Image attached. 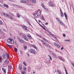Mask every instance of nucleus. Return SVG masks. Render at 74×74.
I'll list each match as a JSON object with an SVG mask.
<instances>
[{
  "instance_id": "f257e3e1",
  "label": "nucleus",
  "mask_w": 74,
  "mask_h": 74,
  "mask_svg": "<svg viewBox=\"0 0 74 74\" xmlns=\"http://www.w3.org/2000/svg\"><path fill=\"white\" fill-rule=\"evenodd\" d=\"M7 41L8 42H10L11 44H14V40L12 38H8L7 40Z\"/></svg>"
},
{
  "instance_id": "f03ea898",
  "label": "nucleus",
  "mask_w": 74,
  "mask_h": 74,
  "mask_svg": "<svg viewBox=\"0 0 74 74\" xmlns=\"http://www.w3.org/2000/svg\"><path fill=\"white\" fill-rule=\"evenodd\" d=\"M22 37L25 41H28V38L27 37H26V35L25 34H23L22 35Z\"/></svg>"
},
{
  "instance_id": "7ed1b4c3",
  "label": "nucleus",
  "mask_w": 74,
  "mask_h": 74,
  "mask_svg": "<svg viewBox=\"0 0 74 74\" xmlns=\"http://www.w3.org/2000/svg\"><path fill=\"white\" fill-rule=\"evenodd\" d=\"M20 2L23 3H25L26 4H28V3H29L28 0H22L21 1H20Z\"/></svg>"
},
{
  "instance_id": "20e7f679",
  "label": "nucleus",
  "mask_w": 74,
  "mask_h": 74,
  "mask_svg": "<svg viewBox=\"0 0 74 74\" xmlns=\"http://www.w3.org/2000/svg\"><path fill=\"white\" fill-rule=\"evenodd\" d=\"M30 52H31V53H33V54H35L36 52L35 50L32 49L30 50Z\"/></svg>"
},
{
  "instance_id": "39448f33",
  "label": "nucleus",
  "mask_w": 74,
  "mask_h": 74,
  "mask_svg": "<svg viewBox=\"0 0 74 74\" xmlns=\"http://www.w3.org/2000/svg\"><path fill=\"white\" fill-rule=\"evenodd\" d=\"M22 27L25 30V31H26L27 32H28V30L27 29L26 27L24 25Z\"/></svg>"
},
{
  "instance_id": "423d86ee",
  "label": "nucleus",
  "mask_w": 74,
  "mask_h": 74,
  "mask_svg": "<svg viewBox=\"0 0 74 74\" xmlns=\"http://www.w3.org/2000/svg\"><path fill=\"white\" fill-rule=\"evenodd\" d=\"M36 14H38L37 15L39 16L41 14V11L40 10L36 12Z\"/></svg>"
},
{
  "instance_id": "0eeeda50",
  "label": "nucleus",
  "mask_w": 74,
  "mask_h": 74,
  "mask_svg": "<svg viewBox=\"0 0 74 74\" xmlns=\"http://www.w3.org/2000/svg\"><path fill=\"white\" fill-rule=\"evenodd\" d=\"M3 15H4V16H5L6 17H7V18L10 17V15L7 13H3Z\"/></svg>"
},
{
  "instance_id": "6e6552de",
  "label": "nucleus",
  "mask_w": 74,
  "mask_h": 74,
  "mask_svg": "<svg viewBox=\"0 0 74 74\" xmlns=\"http://www.w3.org/2000/svg\"><path fill=\"white\" fill-rule=\"evenodd\" d=\"M3 63L4 64H8V63H9V61H8V60H6Z\"/></svg>"
},
{
  "instance_id": "1a4fd4ad",
  "label": "nucleus",
  "mask_w": 74,
  "mask_h": 74,
  "mask_svg": "<svg viewBox=\"0 0 74 74\" xmlns=\"http://www.w3.org/2000/svg\"><path fill=\"white\" fill-rule=\"evenodd\" d=\"M18 40L19 42H20L21 43H24V41L20 38H18Z\"/></svg>"
},
{
  "instance_id": "9d476101",
  "label": "nucleus",
  "mask_w": 74,
  "mask_h": 74,
  "mask_svg": "<svg viewBox=\"0 0 74 74\" xmlns=\"http://www.w3.org/2000/svg\"><path fill=\"white\" fill-rule=\"evenodd\" d=\"M30 1L33 3V4H35L36 3V0H30Z\"/></svg>"
},
{
  "instance_id": "9b49d317",
  "label": "nucleus",
  "mask_w": 74,
  "mask_h": 74,
  "mask_svg": "<svg viewBox=\"0 0 74 74\" xmlns=\"http://www.w3.org/2000/svg\"><path fill=\"white\" fill-rule=\"evenodd\" d=\"M2 71H3L5 74H6V70L4 68H2Z\"/></svg>"
},
{
  "instance_id": "f8f14e48",
  "label": "nucleus",
  "mask_w": 74,
  "mask_h": 74,
  "mask_svg": "<svg viewBox=\"0 0 74 74\" xmlns=\"http://www.w3.org/2000/svg\"><path fill=\"white\" fill-rule=\"evenodd\" d=\"M31 46H32V47L33 48H35V49H37V47H36L35 45H31Z\"/></svg>"
},
{
  "instance_id": "ddd939ff",
  "label": "nucleus",
  "mask_w": 74,
  "mask_h": 74,
  "mask_svg": "<svg viewBox=\"0 0 74 74\" xmlns=\"http://www.w3.org/2000/svg\"><path fill=\"white\" fill-rule=\"evenodd\" d=\"M51 36L53 37V38H55V39H56V41H58V39H56V36H55V35H54L53 34Z\"/></svg>"
},
{
  "instance_id": "4468645a",
  "label": "nucleus",
  "mask_w": 74,
  "mask_h": 74,
  "mask_svg": "<svg viewBox=\"0 0 74 74\" xmlns=\"http://www.w3.org/2000/svg\"><path fill=\"white\" fill-rule=\"evenodd\" d=\"M37 15H38V14H37V13H35L34 15V18H37V17H38V16H38Z\"/></svg>"
},
{
  "instance_id": "2eb2a0df",
  "label": "nucleus",
  "mask_w": 74,
  "mask_h": 74,
  "mask_svg": "<svg viewBox=\"0 0 74 74\" xmlns=\"http://www.w3.org/2000/svg\"><path fill=\"white\" fill-rule=\"evenodd\" d=\"M41 5L42 7L44 8V10H46V8H45V5H44V4H42Z\"/></svg>"
},
{
  "instance_id": "dca6fc26",
  "label": "nucleus",
  "mask_w": 74,
  "mask_h": 74,
  "mask_svg": "<svg viewBox=\"0 0 74 74\" xmlns=\"http://www.w3.org/2000/svg\"><path fill=\"white\" fill-rule=\"evenodd\" d=\"M40 18L41 19L42 21H44L45 20L44 17L42 16V15H41L40 16Z\"/></svg>"
},
{
  "instance_id": "f3484780",
  "label": "nucleus",
  "mask_w": 74,
  "mask_h": 74,
  "mask_svg": "<svg viewBox=\"0 0 74 74\" xmlns=\"http://www.w3.org/2000/svg\"><path fill=\"white\" fill-rule=\"evenodd\" d=\"M28 38H29L30 40L32 39V36H31V35H30L29 34L28 36Z\"/></svg>"
},
{
  "instance_id": "a211bd4d",
  "label": "nucleus",
  "mask_w": 74,
  "mask_h": 74,
  "mask_svg": "<svg viewBox=\"0 0 74 74\" xmlns=\"http://www.w3.org/2000/svg\"><path fill=\"white\" fill-rule=\"evenodd\" d=\"M64 15L66 18V19H67V18H68L67 17V14H66V13H64Z\"/></svg>"
},
{
  "instance_id": "6ab92c4d",
  "label": "nucleus",
  "mask_w": 74,
  "mask_h": 74,
  "mask_svg": "<svg viewBox=\"0 0 74 74\" xmlns=\"http://www.w3.org/2000/svg\"><path fill=\"white\" fill-rule=\"evenodd\" d=\"M43 40H44V41H46V42H49V41H48V40H47V39H46L44 37L43 38Z\"/></svg>"
},
{
  "instance_id": "aec40b11",
  "label": "nucleus",
  "mask_w": 74,
  "mask_h": 74,
  "mask_svg": "<svg viewBox=\"0 0 74 74\" xmlns=\"http://www.w3.org/2000/svg\"><path fill=\"white\" fill-rule=\"evenodd\" d=\"M49 5L50 7H52V6H53V4L50 2L49 3Z\"/></svg>"
},
{
  "instance_id": "412c9836",
  "label": "nucleus",
  "mask_w": 74,
  "mask_h": 74,
  "mask_svg": "<svg viewBox=\"0 0 74 74\" xmlns=\"http://www.w3.org/2000/svg\"><path fill=\"white\" fill-rule=\"evenodd\" d=\"M60 16L61 18H63V16H64V15L63 14V12H61L60 13Z\"/></svg>"
},
{
  "instance_id": "4be33fe9",
  "label": "nucleus",
  "mask_w": 74,
  "mask_h": 74,
  "mask_svg": "<svg viewBox=\"0 0 74 74\" xmlns=\"http://www.w3.org/2000/svg\"><path fill=\"white\" fill-rule=\"evenodd\" d=\"M3 6L5 7H6V8H8V6L6 4H4L3 5Z\"/></svg>"
},
{
  "instance_id": "5701e85b",
  "label": "nucleus",
  "mask_w": 74,
  "mask_h": 74,
  "mask_svg": "<svg viewBox=\"0 0 74 74\" xmlns=\"http://www.w3.org/2000/svg\"><path fill=\"white\" fill-rule=\"evenodd\" d=\"M57 21H58V23H60L62 22L60 21V18H57Z\"/></svg>"
},
{
  "instance_id": "b1692460",
  "label": "nucleus",
  "mask_w": 74,
  "mask_h": 74,
  "mask_svg": "<svg viewBox=\"0 0 74 74\" xmlns=\"http://www.w3.org/2000/svg\"><path fill=\"white\" fill-rule=\"evenodd\" d=\"M62 57H60V56H59V58L60 59V60H62V61H64V59H62Z\"/></svg>"
},
{
  "instance_id": "393cba45",
  "label": "nucleus",
  "mask_w": 74,
  "mask_h": 74,
  "mask_svg": "<svg viewBox=\"0 0 74 74\" xmlns=\"http://www.w3.org/2000/svg\"><path fill=\"white\" fill-rule=\"evenodd\" d=\"M41 42H42L43 45H45V44H46V43L45 42H44V40H41Z\"/></svg>"
},
{
  "instance_id": "a878e982",
  "label": "nucleus",
  "mask_w": 74,
  "mask_h": 74,
  "mask_svg": "<svg viewBox=\"0 0 74 74\" xmlns=\"http://www.w3.org/2000/svg\"><path fill=\"white\" fill-rule=\"evenodd\" d=\"M3 60V59L0 56V63H1Z\"/></svg>"
},
{
  "instance_id": "bb28decb",
  "label": "nucleus",
  "mask_w": 74,
  "mask_h": 74,
  "mask_svg": "<svg viewBox=\"0 0 74 74\" xmlns=\"http://www.w3.org/2000/svg\"><path fill=\"white\" fill-rule=\"evenodd\" d=\"M22 74H26V72L25 71H22L21 72Z\"/></svg>"
},
{
  "instance_id": "cd10ccee",
  "label": "nucleus",
  "mask_w": 74,
  "mask_h": 74,
  "mask_svg": "<svg viewBox=\"0 0 74 74\" xmlns=\"http://www.w3.org/2000/svg\"><path fill=\"white\" fill-rule=\"evenodd\" d=\"M18 69L20 70H22V67L21 66H19Z\"/></svg>"
},
{
  "instance_id": "c85d7f7f",
  "label": "nucleus",
  "mask_w": 74,
  "mask_h": 74,
  "mask_svg": "<svg viewBox=\"0 0 74 74\" xmlns=\"http://www.w3.org/2000/svg\"><path fill=\"white\" fill-rule=\"evenodd\" d=\"M7 45H8V47H9V48H12V45H10L8 44H7Z\"/></svg>"
},
{
  "instance_id": "c756f323",
  "label": "nucleus",
  "mask_w": 74,
  "mask_h": 74,
  "mask_svg": "<svg viewBox=\"0 0 74 74\" xmlns=\"http://www.w3.org/2000/svg\"><path fill=\"white\" fill-rule=\"evenodd\" d=\"M65 41H66V42H70L71 40H69L68 39L65 40Z\"/></svg>"
},
{
  "instance_id": "7c9ffc66",
  "label": "nucleus",
  "mask_w": 74,
  "mask_h": 74,
  "mask_svg": "<svg viewBox=\"0 0 74 74\" xmlns=\"http://www.w3.org/2000/svg\"><path fill=\"white\" fill-rule=\"evenodd\" d=\"M57 72L58 73H59V74H62V73H61L60 71L59 70H57Z\"/></svg>"
},
{
  "instance_id": "2f4dec72",
  "label": "nucleus",
  "mask_w": 74,
  "mask_h": 74,
  "mask_svg": "<svg viewBox=\"0 0 74 74\" xmlns=\"http://www.w3.org/2000/svg\"><path fill=\"white\" fill-rule=\"evenodd\" d=\"M48 56L49 57L50 59L51 60H52V57H51V56L49 55H48Z\"/></svg>"
},
{
  "instance_id": "473e14b6",
  "label": "nucleus",
  "mask_w": 74,
  "mask_h": 74,
  "mask_svg": "<svg viewBox=\"0 0 74 74\" xmlns=\"http://www.w3.org/2000/svg\"><path fill=\"white\" fill-rule=\"evenodd\" d=\"M40 26H41V27H42V28L43 29H44V30H46V29H45V28H44V27H43V26H42V25H40Z\"/></svg>"
},
{
  "instance_id": "72a5a7b5",
  "label": "nucleus",
  "mask_w": 74,
  "mask_h": 74,
  "mask_svg": "<svg viewBox=\"0 0 74 74\" xmlns=\"http://www.w3.org/2000/svg\"><path fill=\"white\" fill-rule=\"evenodd\" d=\"M23 69L24 71H26L27 70V68H26V67H24Z\"/></svg>"
},
{
  "instance_id": "f704fd0d",
  "label": "nucleus",
  "mask_w": 74,
  "mask_h": 74,
  "mask_svg": "<svg viewBox=\"0 0 74 74\" xmlns=\"http://www.w3.org/2000/svg\"><path fill=\"white\" fill-rule=\"evenodd\" d=\"M54 45H55V46H57L58 45V44L54 42Z\"/></svg>"
},
{
  "instance_id": "c9c22d12",
  "label": "nucleus",
  "mask_w": 74,
  "mask_h": 74,
  "mask_svg": "<svg viewBox=\"0 0 74 74\" xmlns=\"http://www.w3.org/2000/svg\"><path fill=\"white\" fill-rule=\"evenodd\" d=\"M60 25H63V26H64V24L63 23V22H61V23H60Z\"/></svg>"
},
{
  "instance_id": "e433bc0d",
  "label": "nucleus",
  "mask_w": 74,
  "mask_h": 74,
  "mask_svg": "<svg viewBox=\"0 0 74 74\" xmlns=\"http://www.w3.org/2000/svg\"><path fill=\"white\" fill-rule=\"evenodd\" d=\"M14 51L16 52H17V51H18V49L16 48H15L14 49Z\"/></svg>"
},
{
  "instance_id": "4c0bfd02",
  "label": "nucleus",
  "mask_w": 74,
  "mask_h": 74,
  "mask_svg": "<svg viewBox=\"0 0 74 74\" xmlns=\"http://www.w3.org/2000/svg\"><path fill=\"white\" fill-rule=\"evenodd\" d=\"M9 19H13V18H12V17L11 16H10L9 17Z\"/></svg>"
},
{
  "instance_id": "58836bf2",
  "label": "nucleus",
  "mask_w": 74,
  "mask_h": 74,
  "mask_svg": "<svg viewBox=\"0 0 74 74\" xmlns=\"http://www.w3.org/2000/svg\"><path fill=\"white\" fill-rule=\"evenodd\" d=\"M2 56H3V58H4V59H5V55H4V54Z\"/></svg>"
},
{
  "instance_id": "ea45409f",
  "label": "nucleus",
  "mask_w": 74,
  "mask_h": 74,
  "mask_svg": "<svg viewBox=\"0 0 74 74\" xmlns=\"http://www.w3.org/2000/svg\"><path fill=\"white\" fill-rule=\"evenodd\" d=\"M57 47H58V48H60V45H59L58 44V45L57 46Z\"/></svg>"
},
{
  "instance_id": "a19ab883",
  "label": "nucleus",
  "mask_w": 74,
  "mask_h": 74,
  "mask_svg": "<svg viewBox=\"0 0 74 74\" xmlns=\"http://www.w3.org/2000/svg\"><path fill=\"white\" fill-rule=\"evenodd\" d=\"M46 46L47 47H51V46L49 45H46Z\"/></svg>"
},
{
  "instance_id": "79ce46f5",
  "label": "nucleus",
  "mask_w": 74,
  "mask_h": 74,
  "mask_svg": "<svg viewBox=\"0 0 74 74\" xmlns=\"http://www.w3.org/2000/svg\"><path fill=\"white\" fill-rule=\"evenodd\" d=\"M31 70V68L30 67H28V70Z\"/></svg>"
},
{
  "instance_id": "37998d69",
  "label": "nucleus",
  "mask_w": 74,
  "mask_h": 74,
  "mask_svg": "<svg viewBox=\"0 0 74 74\" xmlns=\"http://www.w3.org/2000/svg\"><path fill=\"white\" fill-rule=\"evenodd\" d=\"M23 64L24 65V66H26L27 65L26 64H25V62H23Z\"/></svg>"
},
{
  "instance_id": "c03bdc74",
  "label": "nucleus",
  "mask_w": 74,
  "mask_h": 74,
  "mask_svg": "<svg viewBox=\"0 0 74 74\" xmlns=\"http://www.w3.org/2000/svg\"><path fill=\"white\" fill-rule=\"evenodd\" d=\"M17 16L18 18H19V17L20 16V15L19 14V13L17 14Z\"/></svg>"
},
{
  "instance_id": "a18cd8bd",
  "label": "nucleus",
  "mask_w": 74,
  "mask_h": 74,
  "mask_svg": "<svg viewBox=\"0 0 74 74\" xmlns=\"http://www.w3.org/2000/svg\"><path fill=\"white\" fill-rule=\"evenodd\" d=\"M24 49H27V46H24Z\"/></svg>"
},
{
  "instance_id": "49530a36",
  "label": "nucleus",
  "mask_w": 74,
  "mask_h": 74,
  "mask_svg": "<svg viewBox=\"0 0 74 74\" xmlns=\"http://www.w3.org/2000/svg\"><path fill=\"white\" fill-rule=\"evenodd\" d=\"M0 33H1V34H2V33H3V32L1 31V29H0Z\"/></svg>"
},
{
  "instance_id": "de8ad7c7",
  "label": "nucleus",
  "mask_w": 74,
  "mask_h": 74,
  "mask_svg": "<svg viewBox=\"0 0 74 74\" xmlns=\"http://www.w3.org/2000/svg\"><path fill=\"white\" fill-rule=\"evenodd\" d=\"M10 57V56H9V55H7V59H8V58H9V57Z\"/></svg>"
},
{
  "instance_id": "09e8293b",
  "label": "nucleus",
  "mask_w": 74,
  "mask_h": 74,
  "mask_svg": "<svg viewBox=\"0 0 74 74\" xmlns=\"http://www.w3.org/2000/svg\"><path fill=\"white\" fill-rule=\"evenodd\" d=\"M0 24H2V21L0 20Z\"/></svg>"
},
{
  "instance_id": "8fccbe9b",
  "label": "nucleus",
  "mask_w": 74,
  "mask_h": 74,
  "mask_svg": "<svg viewBox=\"0 0 74 74\" xmlns=\"http://www.w3.org/2000/svg\"><path fill=\"white\" fill-rule=\"evenodd\" d=\"M63 37H66V35L65 34H63Z\"/></svg>"
},
{
  "instance_id": "3c124183",
  "label": "nucleus",
  "mask_w": 74,
  "mask_h": 74,
  "mask_svg": "<svg viewBox=\"0 0 74 74\" xmlns=\"http://www.w3.org/2000/svg\"><path fill=\"white\" fill-rule=\"evenodd\" d=\"M49 34H50V35H51V36L52 35V33H51V32H49Z\"/></svg>"
},
{
  "instance_id": "603ef678",
  "label": "nucleus",
  "mask_w": 74,
  "mask_h": 74,
  "mask_svg": "<svg viewBox=\"0 0 74 74\" xmlns=\"http://www.w3.org/2000/svg\"><path fill=\"white\" fill-rule=\"evenodd\" d=\"M0 7H3V5L1 4H0Z\"/></svg>"
},
{
  "instance_id": "864d4df0",
  "label": "nucleus",
  "mask_w": 74,
  "mask_h": 74,
  "mask_svg": "<svg viewBox=\"0 0 74 74\" xmlns=\"http://www.w3.org/2000/svg\"><path fill=\"white\" fill-rule=\"evenodd\" d=\"M45 25H48V23H45Z\"/></svg>"
},
{
  "instance_id": "5fc2aeb1",
  "label": "nucleus",
  "mask_w": 74,
  "mask_h": 74,
  "mask_svg": "<svg viewBox=\"0 0 74 74\" xmlns=\"http://www.w3.org/2000/svg\"><path fill=\"white\" fill-rule=\"evenodd\" d=\"M28 24H29V25H30V26L31 25V23H28Z\"/></svg>"
},
{
  "instance_id": "6e6d98bb",
  "label": "nucleus",
  "mask_w": 74,
  "mask_h": 74,
  "mask_svg": "<svg viewBox=\"0 0 74 74\" xmlns=\"http://www.w3.org/2000/svg\"><path fill=\"white\" fill-rule=\"evenodd\" d=\"M38 22H39V23H40V22H41V21H40V20H38Z\"/></svg>"
},
{
  "instance_id": "4d7b16f0",
  "label": "nucleus",
  "mask_w": 74,
  "mask_h": 74,
  "mask_svg": "<svg viewBox=\"0 0 74 74\" xmlns=\"http://www.w3.org/2000/svg\"><path fill=\"white\" fill-rule=\"evenodd\" d=\"M61 50H63V47H62L61 49Z\"/></svg>"
},
{
  "instance_id": "13d9d810",
  "label": "nucleus",
  "mask_w": 74,
  "mask_h": 74,
  "mask_svg": "<svg viewBox=\"0 0 74 74\" xmlns=\"http://www.w3.org/2000/svg\"><path fill=\"white\" fill-rule=\"evenodd\" d=\"M27 22L28 23H29V20H28V21H27Z\"/></svg>"
},
{
  "instance_id": "bf43d9fd",
  "label": "nucleus",
  "mask_w": 74,
  "mask_h": 74,
  "mask_svg": "<svg viewBox=\"0 0 74 74\" xmlns=\"http://www.w3.org/2000/svg\"><path fill=\"white\" fill-rule=\"evenodd\" d=\"M66 74H68V73H67V70H66Z\"/></svg>"
},
{
  "instance_id": "052dcab7",
  "label": "nucleus",
  "mask_w": 74,
  "mask_h": 74,
  "mask_svg": "<svg viewBox=\"0 0 74 74\" xmlns=\"http://www.w3.org/2000/svg\"><path fill=\"white\" fill-rule=\"evenodd\" d=\"M60 13H61V12H62V10H60Z\"/></svg>"
},
{
  "instance_id": "680f3d73",
  "label": "nucleus",
  "mask_w": 74,
  "mask_h": 74,
  "mask_svg": "<svg viewBox=\"0 0 74 74\" xmlns=\"http://www.w3.org/2000/svg\"><path fill=\"white\" fill-rule=\"evenodd\" d=\"M33 74H35V72L34 71V72H33Z\"/></svg>"
},
{
  "instance_id": "e2e57ef3",
  "label": "nucleus",
  "mask_w": 74,
  "mask_h": 74,
  "mask_svg": "<svg viewBox=\"0 0 74 74\" xmlns=\"http://www.w3.org/2000/svg\"><path fill=\"white\" fill-rule=\"evenodd\" d=\"M65 70V71H66V68H65V67H64Z\"/></svg>"
},
{
  "instance_id": "0e129e2a",
  "label": "nucleus",
  "mask_w": 74,
  "mask_h": 74,
  "mask_svg": "<svg viewBox=\"0 0 74 74\" xmlns=\"http://www.w3.org/2000/svg\"><path fill=\"white\" fill-rule=\"evenodd\" d=\"M3 30H4V31H5V30L4 29H3Z\"/></svg>"
},
{
  "instance_id": "69168bd1",
  "label": "nucleus",
  "mask_w": 74,
  "mask_h": 74,
  "mask_svg": "<svg viewBox=\"0 0 74 74\" xmlns=\"http://www.w3.org/2000/svg\"><path fill=\"white\" fill-rule=\"evenodd\" d=\"M28 55V56H29V54H28V55Z\"/></svg>"
},
{
  "instance_id": "338daca9",
  "label": "nucleus",
  "mask_w": 74,
  "mask_h": 74,
  "mask_svg": "<svg viewBox=\"0 0 74 74\" xmlns=\"http://www.w3.org/2000/svg\"><path fill=\"white\" fill-rule=\"evenodd\" d=\"M9 1H11V0H9Z\"/></svg>"
},
{
  "instance_id": "774afa93",
  "label": "nucleus",
  "mask_w": 74,
  "mask_h": 74,
  "mask_svg": "<svg viewBox=\"0 0 74 74\" xmlns=\"http://www.w3.org/2000/svg\"><path fill=\"white\" fill-rule=\"evenodd\" d=\"M10 67H11V66H10Z\"/></svg>"
}]
</instances>
